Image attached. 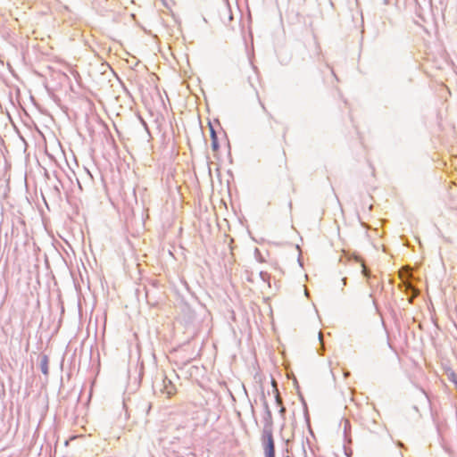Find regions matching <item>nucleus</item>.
<instances>
[{"instance_id": "nucleus-1", "label": "nucleus", "mask_w": 457, "mask_h": 457, "mask_svg": "<svg viewBox=\"0 0 457 457\" xmlns=\"http://www.w3.org/2000/svg\"><path fill=\"white\" fill-rule=\"evenodd\" d=\"M262 445L264 453V457H275V443L272 431L267 428L262 430Z\"/></svg>"}, {"instance_id": "nucleus-2", "label": "nucleus", "mask_w": 457, "mask_h": 457, "mask_svg": "<svg viewBox=\"0 0 457 457\" xmlns=\"http://www.w3.org/2000/svg\"><path fill=\"white\" fill-rule=\"evenodd\" d=\"M264 422H265V425H264L263 429H266L267 428H269V429L270 431H272V414H271V411L267 403H265Z\"/></svg>"}, {"instance_id": "nucleus-3", "label": "nucleus", "mask_w": 457, "mask_h": 457, "mask_svg": "<svg viewBox=\"0 0 457 457\" xmlns=\"http://www.w3.org/2000/svg\"><path fill=\"white\" fill-rule=\"evenodd\" d=\"M164 387H165V393L169 397H171L175 394V387L171 384L170 380H163Z\"/></svg>"}, {"instance_id": "nucleus-4", "label": "nucleus", "mask_w": 457, "mask_h": 457, "mask_svg": "<svg viewBox=\"0 0 457 457\" xmlns=\"http://www.w3.org/2000/svg\"><path fill=\"white\" fill-rule=\"evenodd\" d=\"M40 370L45 375H48V357L46 355L40 359Z\"/></svg>"}, {"instance_id": "nucleus-5", "label": "nucleus", "mask_w": 457, "mask_h": 457, "mask_svg": "<svg viewBox=\"0 0 457 457\" xmlns=\"http://www.w3.org/2000/svg\"><path fill=\"white\" fill-rule=\"evenodd\" d=\"M276 403L278 406H280V410H279V413L281 415H284L285 411H286V408L282 405V399L281 397L279 396L278 395V392L277 391V395H276Z\"/></svg>"}, {"instance_id": "nucleus-6", "label": "nucleus", "mask_w": 457, "mask_h": 457, "mask_svg": "<svg viewBox=\"0 0 457 457\" xmlns=\"http://www.w3.org/2000/svg\"><path fill=\"white\" fill-rule=\"evenodd\" d=\"M358 261L361 262V267H362V274L366 277V278H370V270L367 269V267L365 266L364 264V262L361 260V259H358Z\"/></svg>"}, {"instance_id": "nucleus-7", "label": "nucleus", "mask_w": 457, "mask_h": 457, "mask_svg": "<svg viewBox=\"0 0 457 457\" xmlns=\"http://www.w3.org/2000/svg\"><path fill=\"white\" fill-rule=\"evenodd\" d=\"M47 94L53 97L54 101L56 103H59L60 100L57 98V96L54 95V93L51 90L50 87H46Z\"/></svg>"}, {"instance_id": "nucleus-8", "label": "nucleus", "mask_w": 457, "mask_h": 457, "mask_svg": "<svg viewBox=\"0 0 457 457\" xmlns=\"http://www.w3.org/2000/svg\"><path fill=\"white\" fill-rule=\"evenodd\" d=\"M455 386H456V388H457V382H455Z\"/></svg>"}]
</instances>
